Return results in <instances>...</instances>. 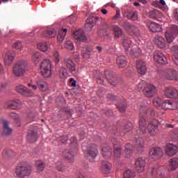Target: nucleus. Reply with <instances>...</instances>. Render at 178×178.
<instances>
[{
	"instance_id": "f257e3e1",
	"label": "nucleus",
	"mask_w": 178,
	"mask_h": 178,
	"mask_svg": "<svg viewBox=\"0 0 178 178\" xmlns=\"http://www.w3.org/2000/svg\"><path fill=\"white\" fill-rule=\"evenodd\" d=\"M145 124V118H144L143 115H140L139 118V130L136 131V134H134V148L136 151H144V148H145L144 139L140 137V135L137 134H145L149 133L150 136H155L156 133H158V124H159L158 120H152L147 127Z\"/></svg>"
},
{
	"instance_id": "f03ea898",
	"label": "nucleus",
	"mask_w": 178,
	"mask_h": 178,
	"mask_svg": "<svg viewBox=\"0 0 178 178\" xmlns=\"http://www.w3.org/2000/svg\"><path fill=\"white\" fill-rule=\"evenodd\" d=\"M27 70V62L24 60H21L16 63L13 67V73L16 77H22L24 76Z\"/></svg>"
},
{
	"instance_id": "7ed1b4c3",
	"label": "nucleus",
	"mask_w": 178,
	"mask_h": 178,
	"mask_svg": "<svg viewBox=\"0 0 178 178\" xmlns=\"http://www.w3.org/2000/svg\"><path fill=\"white\" fill-rule=\"evenodd\" d=\"M15 173L18 177H27L31 175V166L26 163L19 164L16 168Z\"/></svg>"
},
{
	"instance_id": "20e7f679",
	"label": "nucleus",
	"mask_w": 178,
	"mask_h": 178,
	"mask_svg": "<svg viewBox=\"0 0 178 178\" xmlns=\"http://www.w3.org/2000/svg\"><path fill=\"white\" fill-rule=\"evenodd\" d=\"M40 72L44 77H49L51 76V61L49 59H45L42 62Z\"/></svg>"
},
{
	"instance_id": "39448f33",
	"label": "nucleus",
	"mask_w": 178,
	"mask_h": 178,
	"mask_svg": "<svg viewBox=\"0 0 178 178\" xmlns=\"http://www.w3.org/2000/svg\"><path fill=\"white\" fill-rule=\"evenodd\" d=\"M162 76L167 80L178 81V72L174 69H166L162 72Z\"/></svg>"
},
{
	"instance_id": "423d86ee",
	"label": "nucleus",
	"mask_w": 178,
	"mask_h": 178,
	"mask_svg": "<svg viewBox=\"0 0 178 178\" xmlns=\"http://www.w3.org/2000/svg\"><path fill=\"white\" fill-rule=\"evenodd\" d=\"M156 86L152 83L147 84L143 89V94L147 98H152L156 94Z\"/></svg>"
},
{
	"instance_id": "0eeeda50",
	"label": "nucleus",
	"mask_w": 178,
	"mask_h": 178,
	"mask_svg": "<svg viewBox=\"0 0 178 178\" xmlns=\"http://www.w3.org/2000/svg\"><path fill=\"white\" fill-rule=\"evenodd\" d=\"M176 34H178V26L177 25H173L170 31L165 32L167 42L169 43L172 42Z\"/></svg>"
},
{
	"instance_id": "6e6552de",
	"label": "nucleus",
	"mask_w": 178,
	"mask_h": 178,
	"mask_svg": "<svg viewBox=\"0 0 178 178\" xmlns=\"http://www.w3.org/2000/svg\"><path fill=\"white\" fill-rule=\"evenodd\" d=\"M164 95L167 98H178V90L174 87L168 86L164 89Z\"/></svg>"
},
{
	"instance_id": "1a4fd4ad",
	"label": "nucleus",
	"mask_w": 178,
	"mask_h": 178,
	"mask_svg": "<svg viewBox=\"0 0 178 178\" xmlns=\"http://www.w3.org/2000/svg\"><path fill=\"white\" fill-rule=\"evenodd\" d=\"M154 59L160 65H168V58L161 51H156L154 54Z\"/></svg>"
},
{
	"instance_id": "9d476101",
	"label": "nucleus",
	"mask_w": 178,
	"mask_h": 178,
	"mask_svg": "<svg viewBox=\"0 0 178 178\" xmlns=\"http://www.w3.org/2000/svg\"><path fill=\"white\" fill-rule=\"evenodd\" d=\"M97 155H98V149H97V145H93L87 151L88 159H89L90 162H94Z\"/></svg>"
},
{
	"instance_id": "9b49d317",
	"label": "nucleus",
	"mask_w": 178,
	"mask_h": 178,
	"mask_svg": "<svg viewBox=\"0 0 178 178\" xmlns=\"http://www.w3.org/2000/svg\"><path fill=\"white\" fill-rule=\"evenodd\" d=\"M98 19L99 18L97 16H89L85 24V28L86 30L88 31L92 30V27H94V26H95V23L98 22Z\"/></svg>"
},
{
	"instance_id": "f8f14e48",
	"label": "nucleus",
	"mask_w": 178,
	"mask_h": 178,
	"mask_svg": "<svg viewBox=\"0 0 178 178\" xmlns=\"http://www.w3.org/2000/svg\"><path fill=\"white\" fill-rule=\"evenodd\" d=\"M64 65L66 66L70 73L76 72V64L70 57H65L64 58Z\"/></svg>"
},
{
	"instance_id": "ddd939ff",
	"label": "nucleus",
	"mask_w": 178,
	"mask_h": 178,
	"mask_svg": "<svg viewBox=\"0 0 178 178\" xmlns=\"http://www.w3.org/2000/svg\"><path fill=\"white\" fill-rule=\"evenodd\" d=\"M17 92H19L22 95H25L26 97H32L33 91L31 90L26 88L23 85H19L15 88Z\"/></svg>"
},
{
	"instance_id": "4468645a",
	"label": "nucleus",
	"mask_w": 178,
	"mask_h": 178,
	"mask_svg": "<svg viewBox=\"0 0 178 178\" xmlns=\"http://www.w3.org/2000/svg\"><path fill=\"white\" fill-rule=\"evenodd\" d=\"M73 37L77 41H80L81 42H84V41H87V36L84 33L83 29H78L73 33Z\"/></svg>"
},
{
	"instance_id": "2eb2a0df",
	"label": "nucleus",
	"mask_w": 178,
	"mask_h": 178,
	"mask_svg": "<svg viewBox=\"0 0 178 178\" xmlns=\"http://www.w3.org/2000/svg\"><path fill=\"white\" fill-rule=\"evenodd\" d=\"M135 166L139 173H143L145 170V160L143 158H138L135 162Z\"/></svg>"
},
{
	"instance_id": "dca6fc26",
	"label": "nucleus",
	"mask_w": 178,
	"mask_h": 178,
	"mask_svg": "<svg viewBox=\"0 0 178 178\" xmlns=\"http://www.w3.org/2000/svg\"><path fill=\"white\" fill-rule=\"evenodd\" d=\"M178 147L173 144H168L165 148V153L168 156H173L177 154Z\"/></svg>"
},
{
	"instance_id": "f3484780",
	"label": "nucleus",
	"mask_w": 178,
	"mask_h": 178,
	"mask_svg": "<svg viewBox=\"0 0 178 178\" xmlns=\"http://www.w3.org/2000/svg\"><path fill=\"white\" fill-rule=\"evenodd\" d=\"M136 68L139 74L144 75L147 73V65L143 60H138L136 62Z\"/></svg>"
},
{
	"instance_id": "a211bd4d",
	"label": "nucleus",
	"mask_w": 178,
	"mask_h": 178,
	"mask_svg": "<svg viewBox=\"0 0 178 178\" xmlns=\"http://www.w3.org/2000/svg\"><path fill=\"white\" fill-rule=\"evenodd\" d=\"M140 113H143L144 115H146L148 116V113H149L151 118H158V115L155 113V111L152 108H148V107L143 106L140 107L139 109Z\"/></svg>"
},
{
	"instance_id": "6ab92c4d",
	"label": "nucleus",
	"mask_w": 178,
	"mask_h": 178,
	"mask_svg": "<svg viewBox=\"0 0 178 178\" xmlns=\"http://www.w3.org/2000/svg\"><path fill=\"white\" fill-rule=\"evenodd\" d=\"M13 59H15V51H8L6 53V56H4V63L7 66L12 64L13 62Z\"/></svg>"
},
{
	"instance_id": "aec40b11",
	"label": "nucleus",
	"mask_w": 178,
	"mask_h": 178,
	"mask_svg": "<svg viewBox=\"0 0 178 178\" xmlns=\"http://www.w3.org/2000/svg\"><path fill=\"white\" fill-rule=\"evenodd\" d=\"M154 44L161 49H163V48L166 47V41H165V39L159 35H156L154 37Z\"/></svg>"
},
{
	"instance_id": "412c9836",
	"label": "nucleus",
	"mask_w": 178,
	"mask_h": 178,
	"mask_svg": "<svg viewBox=\"0 0 178 178\" xmlns=\"http://www.w3.org/2000/svg\"><path fill=\"white\" fill-rule=\"evenodd\" d=\"M162 109H172L175 110L177 108V103H175L171 100H165L161 104Z\"/></svg>"
},
{
	"instance_id": "4be33fe9",
	"label": "nucleus",
	"mask_w": 178,
	"mask_h": 178,
	"mask_svg": "<svg viewBox=\"0 0 178 178\" xmlns=\"http://www.w3.org/2000/svg\"><path fill=\"white\" fill-rule=\"evenodd\" d=\"M27 138L31 143H35V141H37V138H38L37 135V127H33V130L28 133Z\"/></svg>"
},
{
	"instance_id": "5701e85b",
	"label": "nucleus",
	"mask_w": 178,
	"mask_h": 178,
	"mask_svg": "<svg viewBox=\"0 0 178 178\" xmlns=\"http://www.w3.org/2000/svg\"><path fill=\"white\" fill-rule=\"evenodd\" d=\"M104 74L108 83H110L111 86H116V84H118V79H116V78H115V76L111 74V72L106 70L104 72Z\"/></svg>"
},
{
	"instance_id": "b1692460",
	"label": "nucleus",
	"mask_w": 178,
	"mask_h": 178,
	"mask_svg": "<svg viewBox=\"0 0 178 178\" xmlns=\"http://www.w3.org/2000/svg\"><path fill=\"white\" fill-rule=\"evenodd\" d=\"M102 155L104 158H106V159H108V158H111V156H112V148L108 145H105L102 147Z\"/></svg>"
},
{
	"instance_id": "393cba45",
	"label": "nucleus",
	"mask_w": 178,
	"mask_h": 178,
	"mask_svg": "<svg viewBox=\"0 0 178 178\" xmlns=\"http://www.w3.org/2000/svg\"><path fill=\"white\" fill-rule=\"evenodd\" d=\"M149 154L150 156H156L160 158L163 155L162 149L159 147H152L150 149Z\"/></svg>"
},
{
	"instance_id": "a878e982",
	"label": "nucleus",
	"mask_w": 178,
	"mask_h": 178,
	"mask_svg": "<svg viewBox=\"0 0 178 178\" xmlns=\"http://www.w3.org/2000/svg\"><path fill=\"white\" fill-rule=\"evenodd\" d=\"M63 156L70 162H73L74 161V154L70 150H64L63 152Z\"/></svg>"
},
{
	"instance_id": "bb28decb",
	"label": "nucleus",
	"mask_w": 178,
	"mask_h": 178,
	"mask_svg": "<svg viewBox=\"0 0 178 178\" xmlns=\"http://www.w3.org/2000/svg\"><path fill=\"white\" fill-rule=\"evenodd\" d=\"M149 29L152 33H161L162 31V27H161V25L155 22H151L149 24Z\"/></svg>"
},
{
	"instance_id": "cd10ccee",
	"label": "nucleus",
	"mask_w": 178,
	"mask_h": 178,
	"mask_svg": "<svg viewBox=\"0 0 178 178\" xmlns=\"http://www.w3.org/2000/svg\"><path fill=\"white\" fill-rule=\"evenodd\" d=\"M111 169L112 168L111 167V163H109L108 161H102L101 170L103 173H111Z\"/></svg>"
},
{
	"instance_id": "c85d7f7f",
	"label": "nucleus",
	"mask_w": 178,
	"mask_h": 178,
	"mask_svg": "<svg viewBox=\"0 0 178 178\" xmlns=\"http://www.w3.org/2000/svg\"><path fill=\"white\" fill-rule=\"evenodd\" d=\"M3 134L4 136L12 134V128L9 127V122L8 121L3 122Z\"/></svg>"
},
{
	"instance_id": "c756f323",
	"label": "nucleus",
	"mask_w": 178,
	"mask_h": 178,
	"mask_svg": "<svg viewBox=\"0 0 178 178\" xmlns=\"http://www.w3.org/2000/svg\"><path fill=\"white\" fill-rule=\"evenodd\" d=\"M56 30L55 29L44 31L42 33L43 37H46V38H54V37H56Z\"/></svg>"
},
{
	"instance_id": "7c9ffc66",
	"label": "nucleus",
	"mask_w": 178,
	"mask_h": 178,
	"mask_svg": "<svg viewBox=\"0 0 178 178\" xmlns=\"http://www.w3.org/2000/svg\"><path fill=\"white\" fill-rule=\"evenodd\" d=\"M22 102L20 100H15L7 102V108L8 109H17V108L21 105Z\"/></svg>"
},
{
	"instance_id": "2f4dec72",
	"label": "nucleus",
	"mask_w": 178,
	"mask_h": 178,
	"mask_svg": "<svg viewBox=\"0 0 178 178\" xmlns=\"http://www.w3.org/2000/svg\"><path fill=\"white\" fill-rule=\"evenodd\" d=\"M114 157L115 158H120V155H122V146L119 143H114Z\"/></svg>"
},
{
	"instance_id": "473e14b6",
	"label": "nucleus",
	"mask_w": 178,
	"mask_h": 178,
	"mask_svg": "<svg viewBox=\"0 0 178 178\" xmlns=\"http://www.w3.org/2000/svg\"><path fill=\"white\" fill-rule=\"evenodd\" d=\"M170 170H176L178 168V158H172L169 161Z\"/></svg>"
},
{
	"instance_id": "72a5a7b5",
	"label": "nucleus",
	"mask_w": 178,
	"mask_h": 178,
	"mask_svg": "<svg viewBox=\"0 0 178 178\" xmlns=\"http://www.w3.org/2000/svg\"><path fill=\"white\" fill-rule=\"evenodd\" d=\"M118 109L121 112V113H124L126 108H127V102L126 100H121L117 105Z\"/></svg>"
},
{
	"instance_id": "f704fd0d",
	"label": "nucleus",
	"mask_w": 178,
	"mask_h": 178,
	"mask_svg": "<svg viewBox=\"0 0 178 178\" xmlns=\"http://www.w3.org/2000/svg\"><path fill=\"white\" fill-rule=\"evenodd\" d=\"M37 85L38 88L42 91H47V90H48V83H47V82L42 79H39L37 81Z\"/></svg>"
},
{
	"instance_id": "c9c22d12",
	"label": "nucleus",
	"mask_w": 178,
	"mask_h": 178,
	"mask_svg": "<svg viewBox=\"0 0 178 178\" xmlns=\"http://www.w3.org/2000/svg\"><path fill=\"white\" fill-rule=\"evenodd\" d=\"M126 17L129 19V20H138V13L137 11H129L126 13Z\"/></svg>"
},
{
	"instance_id": "e433bc0d",
	"label": "nucleus",
	"mask_w": 178,
	"mask_h": 178,
	"mask_svg": "<svg viewBox=\"0 0 178 178\" xmlns=\"http://www.w3.org/2000/svg\"><path fill=\"white\" fill-rule=\"evenodd\" d=\"M120 26H122L127 31H130V30L136 29V26L130 24L127 21L120 22Z\"/></svg>"
},
{
	"instance_id": "4c0bfd02",
	"label": "nucleus",
	"mask_w": 178,
	"mask_h": 178,
	"mask_svg": "<svg viewBox=\"0 0 178 178\" xmlns=\"http://www.w3.org/2000/svg\"><path fill=\"white\" fill-rule=\"evenodd\" d=\"M113 32L114 36L116 38H119L120 37H122V34H123V31L120 29V27L116 25L113 26Z\"/></svg>"
},
{
	"instance_id": "58836bf2",
	"label": "nucleus",
	"mask_w": 178,
	"mask_h": 178,
	"mask_svg": "<svg viewBox=\"0 0 178 178\" xmlns=\"http://www.w3.org/2000/svg\"><path fill=\"white\" fill-rule=\"evenodd\" d=\"M67 32V29H63V30L58 31V34L57 35V40L58 41V42H62V41L65 40Z\"/></svg>"
},
{
	"instance_id": "ea45409f",
	"label": "nucleus",
	"mask_w": 178,
	"mask_h": 178,
	"mask_svg": "<svg viewBox=\"0 0 178 178\" xmlns=\"http://www.w3.org/2000/svg\"><path fill=\"white\" fill-rule=\"evenodd\" d=\"M133 145H131V144L130 143H127L125 145V149H124V154L127 156V158H128V156H130L132 154H133Z\"/></svg>"
},
{
	"instance_id": "a19ab883",
	"label": "nucleus",
	"mask_w": 178,
	"mask_h": 178,
	"mask_svg": "<svg viewBox=\"0 0 178 178\" xmlns=\"http://www.w3.org/2000/svg\"><path fill=\"white\" fill-rule=\"evenodd\" d=\"M126 57L124 56H118L117 58V65L120 67H124L126 66Z\"/></svg>"
},
{
	"instance_id": "79ce46f5",
	"label": "nucleus",
	"mask_w": 178,
	"mask_h": 178,
	"mask_svg": "<svg viewBox=\"0 0 178 178\" xmlns=\"http://www.w3.org/2000/svg\"><path fill=\"white\" fill-rule=\"evenodd\" d=\"M81 54L83 58H90V56L91 55V49L90 47H83L81 49Z\"/></svg>"
},
{
	"instance_id": "37998d69",
	"label": "nucleus",
	"mask_w": 178,
	"mask_h": 178,
	"mask_svg": "<svg viewBox=\"0 0 178 178\" xmlns=\"http://www.w3.org/2000/svg\"><path fill=\"white\" fill-rule=\"evenodd\" d=\"M135 176L134 170L129 169L127 170L123 174L124 178H134Z\"/></svg>"
},
{
	"instance_id": "c03bdc74",
	"label": "nucleus",
	"mask_w": 178,
	"mask_h": 178,
	"mask_svg": "<svg viewBox=\"0 0 178 178\" xmlns=\"http://www.w3.org/2000/svg\"><path fill=\"white\" fill-rule=\"evenodd\" d=\"M131 45V40L127 38H124L122 40V47H124L125 51H128Z\"/></svg>"
},
{
	"instance_id": "a18cd8bd",
	"label": "nucleus",
	"mask_w": 178,
	"mask_h": 178,
	"mask_svg": "<svg viewBox=\"0 0 178 178\" xmlns=\"http://www.w3.org/2000/svg\"><path fill=\"white\" fill-rule=\"evenodd\" d=\"M35 166L38 172H42L45 169V163L42 161H37L35 162Z\"/></svg>"
},
{
	"instance_id": "49530a36",
	"label": "nucleus",
	"mask_w": 178,
	"mask_h": 178,
	"mask_svg": "<svg viewBox=\"0 0 178 178\" xmlns=\"http://www.w3.org/2000/svg\"><path fill=\"white\" fill-rule=\"evenodd\" d=\"M59 77L60 79H67V70L62 67L59 70Z\"/></svg>"
},
{
	"instance_id": "de8ad7c7",
	"label": "nucleus",
	"mask_w": 178,
	"mask_h": 178,
	"mask_svg": "<svg viewBox=\"0 0 178 178\" xmlns=\"http://www.w3.org/2000/svg\"><path fill=\"white\" fill-rule=\"evenodd\" d=\"M40 58H41V54H40V52L37 51H33L32 60H33L35 63H38Z\"/></svg>"
},
{
	"instance_id": "09e8293b",
	"label": "nucleus",
	"mask_w": 178,
	"mask_h": 178,
	"mask_svg": "<svg viewBox=\"0 0 178 178\" xmlns=\"http://www.w3.org/2000/svg\"><path fill=\"white\" fill-rule=\"evenodd\" d=\"M132 127H133V125L131 124V122H127L126 124H124L122 127V131L124 134H126V133H128V131H130Z\"/></svg>"
},
{
	"instance_id": "8fccbe9b",
	"label": "nucleus",
	"mask_w": 178,
	"mask_h": 178,
	"mask_svg": "<svg viewBox=\"0 0 178 178\" xmlns=\"http://www.w3.org/2000/svg\"><path fill=\"white\" fill-rule=\"evenodd\" d=\"M64 48H65V49H67L68 51H73V48H74V46L70 40H67L64 44Z\"/></svg>"
},
{
	"instance_id": "3c124183",
	"label": "nucleus",
	"mask_w": 178,
	"mask_h": 178,
	"mask_svg": "<svg viewBox=\"0 0 178 178\" xmlns=\"http://www.w3.org/2000/svg\"><path fill=\"white\" fill-rule=\"evenodd\" d=\"M38 48L42 52H45V51L48 50V45H47L46 42H40L38 44Z\"/></svg>"
},
{
	"instance_id": "603ef678",
	"label": "nucleus",
	"mask_w": 178,
	"mask_h": 178,
	"mask_svg": "<svg viewBox=\"0 0 178 178\" xmlns=\"http://www.w3.org/2000/svg\"><path fill=\"white\" fill-rule=\"evenodd\" d=\"M13 48L17 51H22L23 49V44H22V42L17 41L13 44Z\"/></svg>"
},
{
	"instance_id": "864d4df0",
	"label": "nucleus",
	"mask_w": 178,
	"mask_h": 178,
	"mask_svg": "<svg viewBox=\"0 0 178 178\" xmlns=\"http://www.w3.org/2000/svg\"><path fill=\"white\" fill-rule=\"evenodd\" d=\"M9 116L15 120V123H17L18 126H20V120H19V115L17 114L11 113H10Z\"/></svg>"
},
{
	"instance_id": "5fc2aeb1",
	"label": "nucleus",
	"mask_w": 178,
	"mask_h": 178,
	"mask_svg": "<svg viewBox=\"0 0 178 178\" xmlns=\"http://www.w3.org/2000/svg\"><path fill=\"white\" fill-rule=\"evenodd\" d=\"M53 59L56 64L60 62V56L59 55V52H58V51H54L53 52Z\"/></svg>"
},
{
	"instance_id": "6e6d98bb",
	"label": "nucleus",
	"mask_w": 178,
	"mask_h": 178,
	"mask_svg": "<svg viewBox=\"0 0 178 178\" xmlns=\"http://www.w3.org/2000/svg\"><path fill=\"white\" fill-rule=\"evenodd\" d=\"M153 104L154 106H161V105H162V99L160 97H155L153 99Z\"/></svg>"
},
{
	"instance_id": "4d7b16f0",
	"label": "nucleus",
	"mask_w": 178,
	"mask_h": 178,
	"mask_svg": "<svg viewBox=\"0 0 178 178\" xmlns=\"http://www.w3.org/2000/svg\"><path fill=\"white\" fill-rule=\"evenodd\" d=\"M161 13H159V10H153L149 12V17H152V19L158 17L159 15H160Z\"/></svg>"
},
{
	"instance_id": "13d9d810",
	"label": "nucleus",
	"mask_w": 178,
	"mask_h": 178,
	"mask_svg": "<svg viewBox=\"0 0 178 178\" xmlns=\"http://www.w3.org/2000/svg\"><path fill=\"white\" fill-rule=\"evenodd\" d=\"M131 54L132 55H135V56H137V54H140V48H138L137 46H134L131 49Z\"/></svg>"
},
{
	"instance_id": "bf43d9fd",
	"label": "nucleus",
	"mask_w": 178,
	"mask_h": 178,
	"mask_svg": "<svg viewBox=\"0 0 178 178\" xmlns=\"http://www.w3.org/2000/svg\"><path fill=\"white\" fill-rule=\"evenodd\" d=\"M97 35L99 37H104L105 35H106V29H100L98 31H97Z\"/></svg>"
},
{
	"instance_id": "052dcab7",
	"label": "nucleus",
	"mask_w": 178,
	"mask_h": 178,
	"mask_svg": "<svg viewBox=\"0 0 178 178\" xmlns=\"http://www.w3.org/2000/svg\"><path fill=\"white\" fill-rule=\"evenodd\" d=\"M145 87V82L144 81L140 82L138 85V91H141Z\"/></svg>"
},
{
	"instance_id": "680f3d73",
	"label": "nucleus",
	"mask_w": 178,
	"mask_h": 178,
	"mask_svg": "<svg viewBox=\"0 0 178 178\" xmlns=\"http://www.w3.org/2000/svg\"><path fill=\"white\" fill-rule=\"evenodd\" d=\"M120 17V10H117L115 15L113 17V20H118Z\"/></svg>"
},
{
	"instance_id": "e2e57ef3",
	"label": "nucleus",
	"mask_w": 178,
	"mask_h": 178,
	"mask_svg": "<svg viewBox=\"0 0 178 178\" xmlns=\"http://www.w3.org/2000/svg\"><path fill=\"white\" fill-rule=\"evenodd\" d=\"M172 60L176 66H178V54H174L172 56Z\"/></svg>"
},
{
	"instance_id": "0e129e2a",
	"label": "nucleus",
	"mask_w": 178,
	"mask_h": 178,
	"mask_svg": "<svg viewBox=\"0 0 178 178\" xmlns=\"http://www.w3.org/2000/svg\"><path fill=\"white\" fill-rule=\"evenodd\" d=\"M132 31V33H134L136 35H138V34H139L138 28H137L136 26H135V28H134L133 29H130V31Z\"/></svg>"
},
{
	"instance_id": "69168bd1",
	"label": "nucleus",
	"mask_w": 178,
	"mask_h": 178,
	"mask_svg": "<svg viewBox=\"0 0 178 178\" xmlns=\"http://www.w3.org/2000/svg\"><path fill=\"white\" fill-rule=\"evenodd\" d=\"M70 83L72 87H76V84L77 82L76 81V80H74V79L70 78Z\"/></svg>"
},
{
	"instance_id": "338daca9",
	"label": "nucleus",
	"mask_w": 178,
	"mask_h": 178,
	"mask_svg": "<svg viewBox=\"0 0 178 178\" xmlns=\"http://www.w3.org/2000/svg\"><path fill=\"white\" fill-rule=\"evenodd\" d=\"M56 169L59 171V172H63L65 167H63V165L62 164L61 162H60V166H56Z\"/></svg>"
},
{
	"instance_id": "774afa93",
	"label": "nucleus",
	"mask_w": 178,
	"mask_h": 178,
	"mask_svg": "<svg viewBox=\"0 0 178 178\" xmlns=\"http://www.w3.org/2000/svg\"><path fill=\"white\" fill-rule=\"evenodd\" d=\"M171 51L172 52H175L176 54H177L178 53V46L177 45L172 46L171 47Z\"/></svg>"
}]
</instances>
